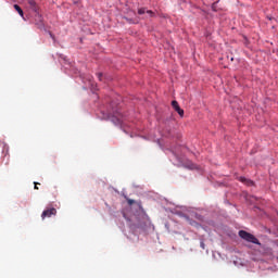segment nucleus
<instances>
[{
  "label": "nucleus",
  "instance_id": "f257e3e1",
  "mask_svg": "<svg viewBox=\"0 0 278 278\" xmlns=\"http://www.w3.org/2000/svg\"><path fill=\"white\" fill-rule=\"evenodd\" d=\"M127 204L132 206L135 205L136 208V213H135V217L138 222V225H142L144 223H147V220L149 219V216L147 214V212L144 211V208L141 206L140 202H136L135 200L131 199H126Z\"/></svg>",
  "mask_w": 278,
  "mask_h": 278
},
{
  "label": "nucleus",
  "instance_id": "f03ea898",
  "mask_svg": "<svg viewBox=\"0 0 278 278\" xmlns=\"http://www.w3.org/2000/svg\"><path fill=\"white\" fill-rule=\"evenodd\" d=\"M239 237L249 243L261 245L260 240L254 235H251L250 232L241 230L239 231Z\"/></svg>",
  "mask_w": 278,
  "mask_h": 278
},
{
  "label": "nucleus",
  "instance_id": "7ed1b4c3",
  "mask_svg": "<svg viewBox=\"0 0 278 278\" xmlns=\"http://www.w3.org/2000/svg\"><path fill=\"white\" fill-rule=\"evenodd\" d=\"M56 215V208H46L41 213V219L45 220L46 218H51L52 216Z\"/></svg>",
  "mask_w": 278,
  "mask_h": 278
},
{
  "label": "nucleus",
  "instance_id": "20e7f679",
  "mask_svg": "<svg viewBox=\"0 0 278 278\" xmlns=\"http://www.w3.org/2000/svg\"><path fill=\"white\" fill-rule=\"evenodd\" d=\"M138 14L139 15H144L146 14L143 18H150V17L154 16V12L151 11V10H147V8L139 9Z\"/></svg>",
  "mask_w": 278,
  "mask_h": 278
},
{
  "label": "nucleus",
  "instance_id": "39448f33",
  "mask_svg": "<svg viewBox=\"0 0 278 278\" xmlns=\"http://www.w3.org/2000/svg\"><path fill=\"white\" fill-rule=\"evenodd\" d=\"M172 106H173L174 111H175L180 117H184V116H185V111L180 108L179 102L173 101V102H172Z\"/></svg>",
  "mask_w": 278,
  "mask_h": 278
},
{
  "label": "nucleus",
  "instance_id": "423d86ee",
  "mask_svg": "<svg viewBox=\"0 0 278 278\" xmlns=\"http://www.w3.org/2000/svg\"><path fill=\"white\" fill-rule=\"evenodd\" d=\"M28 4H29V7L31 8V10H33L34 12H38V5L36 4V1L29 0V1H28Z\"/></svg>",
  "mask_w": 278,
  "mask_h": 278
},
{
  "label": "nucleus",
  "instance_id": "0eeeda50",
  "mask_svg": "<svg viewBox=\"0 0 278 278\" xmlns=\"http://www.w3.org/2000/svg\"><path fill=\"white\" fill-rule=\"evenodd\" d=\"M14 10L17 11L20 16H24V12H23L22 8L18 4H14Z\"/></svg>",
  "mask_w": 278,
  "mask_h": 278
},
{
  "label": "nucleus",
  "instance_id": "6e6552de",
  "mask_svg": "<svg viewBox=\"0 0 278 278\" xmlns=\"http://www.w3.org/2000/svg\"><path fill=\"white\" fill-rule=\"evenodd\" d=\"M113 123L115 124V125H121L122 124V118H121V115H118V117H113Z\"/></svg>",
  "mask_w": 278,
  "mask_h": 278
},
{
  "label": "nucleus",
  "instance_id": "1a4fd4ad",
  "mask_svg": "<svg viewBox=\"0 0 278 278\" xmlns=\"http://www.w3.org/2000/svg\"><path fill=\"white\" fill-rule=\"evenodd\" d=\"M239 180H241L243 184L248 185V186H253V180H248L243 177H241Z\"/></svg>",
  "mask_w": 278,
  "mask_h": 278
},
{
  "label": "nucleus",
  "instance_id": "9d476101",
  "mask_svg": "<svg viewBox=\"0 0 278 278\" xmlns=\"http://www.w3.org/2000/svg\"><path fill=\"white\" fill-rule=\"evenodd\" d=\"M36 16H37V18L39 20V23L37 24L38 27H39V28H42V27H43V22H42V20H41V15L37 14Z\"/></svg>",
  "mask_w": 278,
  "mask_h": 278
},
{
  "label": "nucleus",
  "instance_id": "9b49d317",
  "mask_svg": "<svg viewBox=\"0 0 278 278\" xmlns=\"http://www.w3.org/2000/svg\"><path fill=\"white\" fill-rule=\"evenodd\" d=\"M126 21L128 22V23H132V24H137L138 23V20H129V18H126Z\"/></svg>",
  "mask_w": 278,
  "mask_h": 278
},
{
  "label": "nucleus",
  "instance_id": "f8f14e48",
  "mask_svg": "<svg viewBox=\"0 0 278 278\" xmlns=\"http://www.w3.org/2000/svg\"><path fill=\"white\" fill-rule=\"evenodd\" d=\"M97 77L99 80H102L103 74L99 73V74H97Z\"/></svg>",
  "mask_w": 278,
  "mask_h": 278
},
{
  "label": "nucleus",
  "instance_id": "ddd939ff",
  "mask_svg": "<svg viewBox=\"0 0 278 278\" xmlns=\"http://www.w3.org/2000/svg\"><path fill=\"white\" fill-rule=\"evenodd\" d=\"M34 185H35V190H39L38 185H40V182H34Z\"/></svg>",
  "mask_w": 278,
  "mask_h": 278
},
{
  "label": "nucleus",
  "instance_id": "4468645a",
  "mask_svg": "<svg viewBox=\"0 0 278 278\" xmlns=\"http://www.w3.org/2000/svg\"><path fill=\"white\" fill-rule=\"evenodd\" d=\"M201 249H205V243L201 242Z\"/></svg>",
  "mask_w": 278,
  "mask_h": 278
},
{
  "label": "nucleus",
  "instance_id": "2eb2a0df",
  "mask_svg": "<svg viewBox=\"0 0 278 278\" xmlns=\"http://www.w3.org/2000/svg\"><path fill=\"white\" fill-rule=\"evenodd\" d=\"M91 88H92V90H96V85L91 84Z\"/></svg>",
  "mask_w": 278,
  "mask_h": 278
}]
</instances>
